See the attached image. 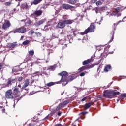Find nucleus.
Returning <instances> with one entry per match:
<instances>
[{
    "label": "nucleus",
    "instance_id": "obj_56",
    "mask_svg": "<svg viewBox=\"0 0 126 126\" xmlns=\"http://www.w3.org/2000/svg\"><path fill=\"white\" fill-rule=\"evenodd\" d=\"M36 35H39V36H41V34L39 32H36L35 33Z\"/></svg>",
    "mask_w": 126,
    "mask_h": 126
},
{
    "label": "nucleus",
    "instance_id": "obj_2",
    "mask_svg": "<svg viewBox=\"0 0 126 126\" xmlns=\"http://www.w3.org/2000/svg\"><path fill=\"white\" fill-rule=\"evenodd\" d=\"M69 103V100H67L63 102V103H60L58 106L56 108V111H60L61 109H63V108H64L65 106H66L67 104Z\"/></svg>",
    "mask_w": 126,
    "mask_h": 126
},
{
    "label": "nucleus",
    "instance_id": "obj_24",
    "mask_svg": "<svg viewBox=\"0 0 126 126\" xmlns=\"http://www.w3.org/2000/svg\"><path fill=\"white\" fill-rule=\"evenodd\" d=\"M9 85H11V80L8 79L7 84H5L3 85V87H9Z\"/></svg>",
    "mask_w": 126,
    "mask_h": 126
},
{
    "label": "nucleus",
    "instance_id": "obj_58",
    "mask_svg": "<svg viewBox=\"0 0 126 126\" xmlns=\"http://www.w3.org/2000/svg\"><path fill=\"white\" fill-rule=\"evenodd\" d=\"M30 66H31V67H32V65H33V63H30Z\"/></svg>",
    "mask_w": 126,
    "mask_h": 126
},
{
    "label": "nucleus",
    "instance_id": "obj_43",
    "mask_svg": "<svg viewBox=\"0 0 126 126\" xmlns=\"http://www.w3.org/2000/svg\"><path fill=\"white\" fill-rule=\"evenodd\" d=\"M85 73H87V72H82L80 74V76H84L85 75Z\"/></svg>",
    "mask_w": 126,
    "mask_h": 126
},
{
    "label": "nucleus",
    "instance_id": "obj_35",
    "mask_svg": "<svg viewBox=\"0 0 126 126\" xmlns=\"http://www.w3.org/2000/svg\"><path fill=\"white\" fill-rule=\"evenodd\" d=\"M89 99H90V97L89 96L85 97L81 100V102H84V101H86V100H89Z\"/></svg>",
    "mask_w": 126,
    "mask_h": 126
},
{
    "label": "nucleus",
    "instance_id": "obj_32",
    "mask_svg": "<svg viewBox=\"0 0 126 126\" xmlns=\"http://www.w3.org/2000/svg\"><path fill=\"white\" fill-rule=\"evenodd\" d=\"M34 50H30L29 51V54L30 55V56H34Z\"/></svg>",
    "mask_w": 126,
    "mask_h": 126
},
{
    "label": "nucleus",
    "instance_id": "obj_44",
    "mask_svg": "<svg viewBox=\"0 0 126 126\" xmlns=\"http://www.w3.org/2000/svg\"><path fill=\"white\" fill-rule=\"evenodd\" d=\"M87 114V112H83L80 113L79 115V116H81V115H86Z\"/></svg>",
    "mask_w": 126,
    "mask_h": 126
},
{
    "label": "nucleus",
    "instance_id": "obj_26",
    "mask_svg": "<svg viewBox=\"0 0 126 126\" xmlns=\"http://www.w3.org/2000/svg\"><path fill=\"white\" fill-rule=\"evenodd\" d=\"M112 14L114 16H117V17H119V16H121V12H118L116 11H113L112 12Z\"/></svg>",
    "mask_w": 126,
    "mask_h": 126
},
{
    "label": "nucleus",
    "instance_id": "obj_60",
    "mask_svg": "<svg viewBox=\"0 0 126 126\" xmlns=\"http://www.w3.org/2000/svg\"><path fill=\"white\" fill-rule=\"evenodd\" d=\"M2 113H5V109H3L2 110Z\"/></svg>",
    "mask_w": 126,
    "mask_h": 126
},
{
    "label": "nucleus",
    "instance_id": "obj_6",
    "mask_svg": "<svg viewBox=\"0 0 126 126\" xmlns=\"http://www.w3.org/2000/svg\"><path fill=\"white\" fill-rule=\"evenodd\" d=\"M92 67H94V65H87L85 66H83L79 69V71H83V70H85L86 69H90V68H92Z\"/></svg>",
    "mask_w": 126,
    "mask_h": 126
},
{
    "label": "nucleus",
    "instance_id": "obj_1",
    "mask_svg": "<svg viewBox=\"0 0 126 126\" xmlns=\"http://www.w3.org/2000/svg\"><path fill=\"white\" fill-rule=\"evenodd\" d=\"M110 94H112L113 96H116V95H120L119 92H110L107 90L104 91L103 97H107V98H111Z\"/></svg>",
    "mask_w": 126,
    "mask_h": 126
},
{
    "label": "nucleus",
    "instance_id": "obj_41",
    "mask_svg": "<svg viewBox=\"0 0 126 126\" xmlns=\"http://www.w3.org/2000/svg\"><path fill=\"white\" fill-rule=\"evenodd\" d=\"M87 33H88L87 30H86L84 32H81V35H85V34H87Z\"/></svg>",
    "mask_w": 126,
    "mask_h": 126
},
{
    "label": "nucleus",
    "instance_id": "obj_57",
    "mask_svg": "<svg viewBox=\"0 0 126 126\" xmlns=\"http://www.w3.org/2000/svg\"><path fill=\"white\" fill-rule=\"evenodd\" d=\"M54 114H55V112L52 111V112H51V113H50V115H51V116H53V115H54Z\"/></svg>",
    "mask_w": 126,
    "mask_h": 126
},
{
    "label": "nucleus",
    "instance_id": "obj_13",
    "mask_svg": "<svg viewBox=\"0 0 126 126\" xmlns=\"http://www.w3.org/2000/svg\"><path fill=\"white\" fill-rule=\"evenodd\" d=\"M57 27H58V28H64V27H65L64 21H63V22L58 23L57 24Z\"/></svg>",
    "mask_w": 126,
    "mask_h": 126
},
{
    "label": "nucleus",
    "instance_id": "obj_18",
    "mask_svg": "<svg viewBox=\"0 0 126 126\" xmlns=\"http://www.w3.org/2000/svg\"><path fill=\"white\" fill-rule=\"evenodd\" d=\"M29 85V79H26L25 81V83L23 87H22V89H24V88H26L27 86Z\"/></svg>",
    "mask_w": 126,
    "mask_h": 126
},
{
    "label": "nucleus",
    "instance_id": "obj_46",
    "mask_svg": "<svg viewBox=\"0 0 126 126\" xmlns=\"http://www.w3.org/2000/svg\"><path fill=\"white\" fill-rule=\"evenodd\" d=\"M3 67V64L0 63V70H1Z\"/></svg>",
    "mask_w": 126,
    "mask_h": 126
},
{
    "label": "nucleus",
    "instance_id": "obj_4",
    "mask_svg": "<svg viewBox=\"0 0 126 126\" xmlns=\"http://www.w3.org/2000/svg\"><path fill=\"white\" fill-rule=\"evenodd\" d=\"M11 26V24L10 23V22L8 20H6L2 25V29H3V30H7V29H8Z\"/></svg>",
    "mask_w": 126,
    "mask_h": 126
},
{
    "label": "nucleus",
    "instance_id": "obj_8",
    "mask_svg": "<svg viewBox=\"0 0 126 126\" xmlns=\"http://www.w3.org/2000/svg\"><path fill=\"white\" fill-rule=\"evenodd\" d=\"M31 6H32V3L31 4L29 3H24L22 4V7L24 9L28 10L29 8H30V7H31Z\"/></svg>",
    "mask_w": 126,
    "mask_h": 126
},
{
    "label": "nucleus",
    "instance_id": "obj_33",
    "mask_svg": "<svg viewBox=\"0 0 126 126\" xmlns=\"http://www.w3.org/2000/svg\"><path fill=\"white\" fill-rule=\"evenodd\" d=\"M61 81L63 82V83L62 84L63 86H65V85L67 84V81H68V80L66 81H64V80H61Z\"/></svg>",
    "mask_w": 126,
    "mask_h": 126
},
{
    "label": "nucleus",
    "instance_id": "obj_3",
    "mask_svg": "<svg viewBox=\"0 0 126 126\" xmlns=\"http://www.w3.org/2000/svg\"><path fill=\"white\" fill-rule=\"evenodd\" d=\"M13 95V92L11 89L8 90L5 92V97L6 99H12Z\"/></svg>",
    "mask_w": 126,
    "mask_h": 126
},
{
    "label": "nucleus",
    "instance_id": "obj_5",
    "mask_svg": "<svg viewBox=\"0 0 126 126\" xmlns=\"http://www.w3.org/2000/svg\"><path fill=\"white\" fill-rule=\"evenodd\" d=\"M59 75H61L62 76L61 80H64V81H66L67 80V72L66 71H63L61 73L58 74Z\"/></svg>",
    "mask_w": 126,
    "mask_h": 126
},
{
    "label": "nucleus",
    "instance_id": "obj_28",
    "mask_svg": "<svg viewBox=\"0 0 126 126\" xmlns=\"http://www.w3.org/2000/svg\"><path fill=\"white\" fill-rule=\"evenodd\" d=\"M105 0H99L98 1L96 2V4L97 6H99V5H102V2H104Z\"/></svg>",
    "mask_w": 126,
    "mask_h": 126
},
{
    "label": "nucleus",
    "instance_id": "obj_48",
    "mask_svg": "<svg viewBox=\"0 0 126 126\" xmlns=\"http://www.w3.org/2000/svg\"><path fill=\"white\" fill-rule=\"evenodd\" d=\"M27 23L28 24H31V23H32V21L31 20H29L27 21Z\"/></svg>",
    "mask_w": 126,
    "mask_h": 126
},
{
    "label": "nucleus",
    "instance_id": "obj_40",
    "mask_svg": "<svg viewBox=\"0 0 126 126\" xmlns=\"http://www.w3.org/2000/svg\"><path fill=\"white\" fill-rule=\"evenodd\" d=\"M110 47H111V45H108L107 46L106 48H104V52L105 53H107L106 52V51H108L107 49L110 48Z\"/></svg>",
    "mask_w": 126,
    "mask_h": 126
},
{
    "label": "nucleus",
    "instance_id": "obj_64",
    "mask_svg": "<svg viewBox=\"0 0 126 126\" xmlns=\"http://www.w3.org/2000/svg\"><path fill=\"white\" fill-rule=\"evenodd\" d=\"M18 87H19L20 88H21V85H18Z\"/></svg>",
    "mask_w": 126,
    "mask_h": 126
},
{
    "label": "nucleus",
    "instance_id": "obj_36",
    "mask_svg": "<svg viewBox=\"0 0 126 126\" xmlns=\"http://www.w3.org/2000/svg\"><path fill=\"white\" fill-rule=\"evenodd\" d=\"M63 19L64 20H67L68 19V15H65L63 16Z\"/></svg>",
    "mask_w": 126,
    "mask_h": 126
},
{
    "label": "nucleus",
    "instance_id": "obj_54",
    "mask_svg": "<svg viewBox=\"0 0 126 126\" xmlns=\"http://www.w3.org/2000/svg\"><path fill=\"white\" fill-rule=\"evenodd\" d=\"M57 115L58 116H61V115H62V112L61 111L58 112Z\"/></svg>",
    "mask_w": 126,
    "mask_h": 126
},
{
    "label": "nucleus",
    "instance_id": "obj_21",
    "mask_svg": "<svg viewBox=\"0 0 126 126\" xmlns=\"http://www.w3.org/2000/svg\"><path fill=\"white\" fill-rule=\"evenodd\" d=\"M57 67V65H54L53 66H49L47 67V70H51V71H54Z\"/></svg>",
    "mask_w": 126,
    "mask_h": 126
},
{
    "label": "nucleus",
    "instance_id": "obj_12",
    "mask_svg": "<svg viewBox=\"0 0 126 126\" xmlns=\"http://www.w3.org/2000/svg\"><path fill=\"white\" fill-rule=\"evenodd\" d=\"M44 22H45V20L44 19L40 20L37 22H36L34 23V25L36 27H39V26H40V25H42V24H43Z\"/></svg>",
    "mask_w": 126,
    "mask_h": 126
},
{
    "label": "nucleus",
    "instance_id": "obj_62",
    "mask_svg": "<svg viewBox=\"0 0 126 126\" xmlns=\"http://www.w3.org/2000/svg\"><path fill=\"white\" fill-rule=\"evenodd\" d=\"M47 68H47V67H44L43 68V70H47Z\"/></svg>",
    "mask_w": 126,
    "mask_h": 126
},
{
    "label": "nucleus",
    "instance_id": "obj_52",
    "mask_svg": "<svg viewBox=\"0 0 126 126\" xmlns=\"http://www.w3.org/2000/svg\"><path fill=\"white\" fill-rule=\"evenodd\" d=\"M52 53H53V50H49L48 51V55H50V54H51Z\"/></svg>",
    "mask_w": 126,
    "mask_h": 126
},
{
    "label": "nucleus",
    "instance_id": "obj_17",
    "mask_svg": "<svg viewBox=\"0 0 126 126\" xmlns=\"http://www.w3.org/2000/svg\"><path fill=\"white\" fill-rule=\"evenodd\" d=\"M42 13H43V11L39 10L35 11L33 13V14H34V15H36V16H41Z\"/></svg>",
    "mask_w": 126,
    "mask_h": 126
},
{
    "label": "nucleus",
    "instance_id": "obj_59",
    "mask_svg": "<svg viewBox=\"0 0 126 126\" xmlns=\"http://www.w3.org/2000/svg\"><path fill=\"white\" fill-rule=\"evenodd\" d=\"M114 31H115V30H116V23L114 24Z\"/></svg>",
    "mask_w": 126,
    "mask_h": 126
},
{
    "label": "nucleus",
    "instance_id": "obj_15",
    "mask_svg": "<svg viewBox=\"0 0 126 126\" xmlns=\"http://www.w3.org/2000/svg\"><path fill=\"white\" fill-rule=\"evenodd\" d=\"M111 70H112V66H111V65H107L104 67V72H108V71H111Z\"/></svg>",
    "mask_w": 126,
    "mask_h": 126
},
{
    "label": "nucleus",
    "instance_id": "obj_25",
    "mask_svg": "<svg viewBox=\"0 0 126 126\" xmlns=\"http://www.w3.org/2000/svg\"><path fill=\"white\" fill-rule=\"evenodd\" d=\"M21 99V97H15L14 100V106H15V104H17V103H18V101H19V100H20Z\"/></svg>",
    "mask_w": 126,
    "mask_h": 126
},
{
    "label": "nucleus",
    "instance_id": "obj_49",
    "mask_svg": "<svg viewBox=\"0 0 126 126\" xmlns=\"http://www.w3.org/2000/svg\"><path fill=\"white\" fill-rule=\"evenodd\" d=\"M121 96L122 97H126V93L122 94H121Z\"/></svg>",
    "mask_w": 126,
    "mask_h": 126
},
{
    "label": "nucleus",
    "instance_id": "obj_37",
    "mask_svg": "<svg viewBox=\"0 0 126 126\" xmlns=\"http://www.w3.org/2000/svg\"><path fill=\"white\" fill-rule=\"evenodd\" d=\"M34 33V31L33 30H31L30 31L28 32V35H30V36H32V35H33V33Z\"/></svg>",
    "mask_w": 126,
    "mask_h": 126
},
{
    "label": "nucleus",
    "instance_id": "obj_30",
    "mask_svg": "<svg viewBox=\"0 0 126 126\" xmlns=\"http://www.w3.org/2000/svg\"><path fill=\"white\" fill-rule=\"evenodd\" d=\"M76 77H77V76L76 75V74L72 75L70 77V81H72V80H73V79H75V78H76Z\"/></svg>",
    "mask_w": 126,
    "mask_h": 126
},
{
    "label": "nucleus",
    "instance_id": "obj_23",
    "mask_svg": "<svg viewBox=\"0 0 126 126\" xmlns=\"http://www.w3.org/2000/svg\"><path fill=\"white\" fill-rule=\"evenodd\" d=\"M92 106V103L89 102L88 103H86L84 105V108L85 110H87V109H89V107Z\"/></svg>",
    "mask_w": 126,
    "mask_h": 126
},
{
    "label": "nucleus",
    "instance_id": "obj_31",
    "mask_svg": "<svg viewBox=\"0 0 126 126\" xmlns=\"http://www.w3.org/2000/svg\"><path fill=\"white\" fill-rule=\"evenodd\" d=\"M30 43V41H29V40H26L25 41H24L22 44L24 46H26L27 45H28V44H29Z\"/></svg>",
    "mask_w": 126,
    "mask_h": 126
},
{
    "label": "nucleus",
    "instance_id": "obj_22",
    "mask_svg": "<svg viewBox=\"0 0 126 126\" xmlns=\"http://www.w3.org/2000/svg\"><path fill=\"white\" fill-rule=\"evenodd\" d=\"M58 83H60V82H51L46 84V85L48 87H51V86H53V85H55V84H57Z\"/></svg>",
    "mask_w": 126,
    "mask_h": 126
},
{
    "label": "nucleus",
    "instance_id": "obj_20",
    "mask_svg": "<svg viewBox=\"0 0 126 126\" xmlns=\"http://www.w3.org/2000/svg\"><path fill=\"white\" fill-rule=\"evenodd\" d=\"M79 1V0H67L68 3L70 4H75V3H77Z\"/></svg>",
    "mask_w": 126,
    "mask_h": 126
},
{
    "label": "nucleus",
    "instance_id": "obj_16",
    "mask_svg": "<svg viewBox=\"0 0 126 126\" xmlns=\"http://www.w3.org/2000/svg\"><path fill=\"white\" fill-rule=\"evenodd\" d=\"M73 22H74V20H73L68 19V20H64V23H65V24H66L67 25L69 24H72Z\"/></svg>",
    "mask_w": 126,
    "mask_h": 126
},
{
    "label": "nucleus",
    "instance_id": "obj_11",
    "mask_svg": "<svg viewBox=\"0 0 126 126\" xmlns=\"http://www.w3.org/2000/svg\"><path fill=\"white\" fill-rule=\"evenodd\" d=\"M93 56H92L90 59H88L83 62V65H86L89 63H90L91 62H93Z\"/></svg>",
    "mask_w": 126,
    "mask_h": 126
},
{
    "label": "nucleus",
    "instance_id": "obj_7",
    "mask_svg": "<svg viewBox=\"0 0 126 126\" xmlns=\"http://www.w3.org/2000/svg\"><path fill=\"white\" fill-rule=\"evenodd\" d=\"M18 33L23 34L24 33H26V31H27V29L24 26L18 28Z\"/></svg>",
    "mask_w": 126,
    "mask_h": 126
},
{
    "label": "nucleus",
    "instance_id": "obj_27",
    "mask_svg": "<svg viewBox=\"0 0 126 126\" xmlns=\"http://www.w3.org/2000/svg\"><path fill=\"white\" fill-rule=\"evenodd\" d=\"M42 0H34L32 3V4H34V5H37V4H38V3H40L41 1H42Z\"/></svg>",
    "mask_w": 126,
    "mask_h": 126
},
{
    "label": "nucleus",
    "instance_id": "obj_39",
    "mask_svg": "<svg viewBox=\"0 0 126 126\" xmlns=\"http://www.w3.org/2000/svg\"><path fill=\"white\" fill-rule=\"evenodd\" d=\"M48 26H50V25H52L53 24V21L52 20H49L48 22Z\"/></svg>",
    "mask_w": 126,
    "mask_h": 126
},
{
    "label": "nucleus",
    "instance_id": "obj_9",
    "mask_svg": "<svg viewBox=\"0 0 126 126\" xmlns=\"http://www.w3.org/2000/svg\"><path fill=\"white\" fill-rule=\"evenodd\" d=\"M95 30V26L94 25L91 24L90 27L88 28L86 30H87L88 33H91V32H94Z\"/></svg>",
    "mask_w": 126,
    "mask_h": 126
},
{
    "label": "nucleus",
    "instance_id": "obj_38",
    "mask_svg": "<svg viewBox=\"0 0 126 126\" xmlns=\"http://www.w3.org/2000/svg\"><path fill=\"white\" fill-rule=\"evenodd\" d=\"M11 4H12L11 2H5L4 4V5L6 6H10V5H11Z\"/></svg>",
    "mask_w": 126,
    "mask_h": 126
},
{
    "label": "nucleus",
    "instance_id": "obj_53",
    "mask_svg": "<svg viewBox=\"0 0 126 126\" xmlns=\"http://www.w3.org/2000/svg\"><path fill=\"white\" fill-rule=\"evenodd\" d=\"M71 32H73V34H74H74H75V30H74V29H72V30H71Z\"/></svg>",
    "mask_w": 126,
    "mask_h": 126
},
{
    "label": "nucleus",
    "instance_id": "obj_34",
    "mask_svg": "<svg viewBox=\"0 0 126 126\" xmlns=\"http://www.w3.org/2000/svg\"><path fill=\"white\" fill-rule=\"evenodd\" d=\"M12 32H13V33H18V29H15V30H14L12 31H10L8 34H10V33H11Z\"/></svg>",
    "mask_w": 126,
    "mask_h": 126
},
{
    "label": "nucleus",
    "instance_id": "obj_10",
    "mask_svg": "<svg viewBox=\"0 0 126 126\" xmlns=\"http://www.w3.org/2000/svg\"><path fill=\"white\" fill-rule=\"evenodd\" d=\"M17 46V44L15 43H8L7 45V48H9L10 50H13Z\"/></svg>",
    "mask_w": 126,
    "mask_h": 126
},
{
    "label": "nucleus",
    "instance_id": "obj_42",
    "mask_svg": "<svg viewBox=\"0 0 126 126\" xmlns=\"http://www.w3.org/2000/svg\"><path fill=\"white\" fill-rule=\"evenodd\" d=\"M23 80V77H19L18 81H19V82H22Z\"/></svg>",
    "mask_w": 126,
    "mask_h": 126
},
{
    "label": "nucleus",
    "instance_id": "obj_45",
    "mask_svg": "<svg viewBox=\"0 0 126 126\" xmlns=\"http://www.w3.org/2000/svg\"><path fill=\"white\" fill-rule=\"evenodd\" d=\"M113 36L112 37L111 39L110 40L111 42H112V41H113V40H114V35H115V31H113Z\"/></svg>",
    "mask_w": 126,
    "mask_h": 126
},
{
    "label": "nucleus",
    "instance_id": "obj_61",
    "mask_svg": "<svg viewBox=\"0 0 126 126\" xmlns=\"http://www.w3.org/2000/svg\"><path fill=\"white\" fill-rule=\"evenodd\" d=\"M23 38H24V36H22L21 37L20 40H23Z\"/></svg>",
    "mask_w": 126,
    "mask_h": 126
},
{
    "label": "nucleus",
    "instance_id": "obj_50",
    "mask_svg": "<svg viewBox=\"0 0 126 126\" xmlns=\"http://www.w3.org/2000/svg\"><path fill=\"white\" fill-rule=\"evenodd\" d=\"M98 0H92V3H95Z\"/></svg>",
    "mask_w": 126,
    "mask_h": 126
},
{
    "label": "nucleus",
    "instance_id": "obj_19",
    "mask_svg": "<svg viewBox=\"0 0 126 126\" xmlns=\"http://www.w3.org/2000/svg\"><path fill=\"white\" fill-rule=\"evenodd\" d=\"M13 91L14 93H13V94H14V95H18V94H20V91H19V88H14Z\"/></svg>",
    "mask_w": 126,
    "mask_h": 126
},
{
    "label": "nucleus",
    "instance_id": "obj_55",
    "mask_svg": "<svg viewBox=\"0 0 126 126\" xmlns=\"http://www.w3.org/2000/svg\"><path fill=\"white\" fill-rule=\"evenodd\" d=\"M49 62H50V58H47V59L46 61V63H49Z\"/></svg>",
    "mask_w": 126,
    "mask_h": 126
},
{
    "label": "nucleus",
    "instance_id": "obj_51",
    "mask_svg": "<svg viewBox=\"0 0 126 126\" xmlns=\"http://www.w3.org/2000/svg\"><path fill=\"white\" fill-rule=\"evenodd\" d=\"M11 81L12 83H15V81H16V80L15 79H13L11 80Z\"/></svg>",
    "mask_w": 126,
    "mask_h": 126
},
{
    "label": "nucleus",
    "instance_id": "obj_47",
    "mask_svg": "<svg viewBox=\"0 0 126 126\" xmlns=\"http://www.w3.org/2000/svg\"><path fill=\"white\" fill-rule=\"evenodd\" d=\"M115 10L116 11V12H120V8L119 7H117L115 9Z\"/></svg>",
    "mask_w": 126,
    "mask_h": 126
},
{
    "label": "nucleus",
    "instance_id": "obj_63",
    "mask_svg": "<svg viewBox=\"0 0 126 126\" xmlns=\"http://www.w3.org/2000/svg\"><path fill=\"white\" fill-rule=\"evenodd\" d=\"M31 82H32V84L34 82V79H32L31 80Z\"/></svg>",
    "mask_w": 126,
    "mask_h": 126
},
{
    "label": "nucleus",
    "instance_id": "obj_14",
    "mask_svg": "<svg viewBox=\"0 0 126 126\" xmlns=\"http://www.w3.org/2000/svg\"><path fill=\"white\" fill-rule=\"evenodd\" d=\"M62 7L64 9H71V8H73V6L68 5L67 4H63L62 5Z\"/></svg>",
    "mask_w": 126,
    "mask_h": 126
},
{
    "label": "nucleus",
    "instance_id": "obj_29",
    "mask_svg": "<svg viewBox=\"0 0 126 126\" xmlns=\"http://www.w3.org/2000/svg\"><path fill=\"white\" fill-rule=\"evenodd\" d=\"M58 38H59V34L57 33L52 34V39H57Z\"/></svg>",
    "mask_w": 126,
    "mask_h": 126
}]
</instances>
